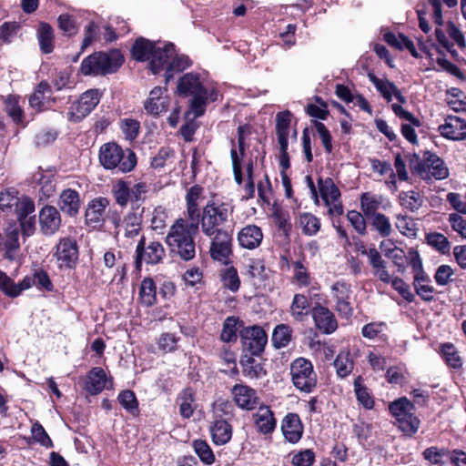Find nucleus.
Wrapping results in <instances>:
<instances>
[{
	"mask_svg": "<svg viewBox=\"0 0 466 466\" xmlns=\"http://www.w3.org/2000/svg\"><path fill=\"white\" fill-rule=\"evenodd\" d=\"M439 353L448 367L454 370H459L462 367V360L456 347L451 342L441 344Z\"/></svg>",
	"mask_w": 466,
	"mask_h": 466,
	"instance_id": "nucleus-46",
	"label": "nucleus"
},
{
	"mask_svg": "<svg viewBox=\"0 0 466 466\" xmlns=\"http://www.w3.org/2000/svg\"><path fill=\"white\" fill-rule=\"evenodd\" d=\"M281 431L287 441L298 443L303 435L304 425L298 413L289 412L281 420Z\"/></svg>",
	"mask_w": 466,
	"mask_h": 466,
	"instance_id": "nucleus-21",
	"label": "nucleus"
},
{
	"mask_svg": "<svg viewBox=\"0 0 466 466\" xmlns=\"http://www.w3.org/2000/svg\"><path fill=\"white\" fill-rule=\"evenodd\" d=\"M299 221L304 235L314 236L320 228L319 219L311 213L305 212L300 214Z\"/></svg>",
	"mask_w": 466,
	"mask_h": 466,
	"instance_id": "nucleus-53",
	"label": "nucleus"
},
{
	"mask_svg": "<svg viewBox=\"0 0 466 466\" xmlns=\"http://www.w3.org/2000/svg\"><path fill=\"white\" fill-rule=\"evenodd\" d=\"M116 400L120 406L131 416L137 418L140 415L139 402L132 390H121Z\"/></svg>",
	"mask_w": 466,
	"mask_h": 466,
	"instance_id": "nucleus-44",
	"label": "nucleus"
},
{
	"mask_svg": "<svg viewBox=\"0 0 466 466\" xmlns=\"http://www.w3.org/2000/svg\"><path fill=\"white\" fill-rule=\"evenodd\" d=\"M192 446L194 451L204 464L211 465L215 462V454L209 444L205 440H195L193 441Z\"/></svg>",
	"mask_w": 466,
	"mask_h": 466,
	"instance_id": "nucleus-52",
	"label": "nucleus"
},
{
	"mask_svg": "<svg viewBox=\"0 0 466 466\" xmlns=\"http://www.w3.org/2000/svg\"><path fill=\"white\" fill-rule=\"evenodd\" d=\"M363 378L361 375L354 379L353 386L356 399L360 404L366 410H372L375 405L374 397L371 390L363 384Z\"/></svg>",
	"mask_w": 466,
	"mask_h": 466,
	"instance_id": "nucleus-41",
	"label": "nucleus"
},
{
	"mask_svg": "<svg viewBox=\"0 0 466 466\" xmlns=\"http://www.w3.org/2000/svg\"><path fill=\"white\" fill-rule=\"evenodd\" d=\"M220 279L223 288L232 292H237L239 289L240 279L238 274V270L234 266H230L222 270Z\"/></svg>",
	"mask_w": 466,
	"mask_h": 466,
	"instance_id": "nucleus-54",
	"label": "nucleus"
},
{
	"mask_svg": "<svg viewBox=\"0 0 466 466\" xmlns=\"http://www.w3.org/2000/svg\"><path fill=\"white\" fill-rule=\"evenodd\" d=\"M157 43L146 37L139 36L134 41L131 49V58L137 62H147L151 58Z\"/></svg>",
	"mask_w": 466,
	"mask_h": 466,
	"instance_id": "nucleus-31",
	"label": "nucleus"
},
{
	"mask_svg": "<svg viewBox=\"0 0 466 466\" xmlns=\"http://www.w3.org/2000/svg\"><path fill=\"white\" fill-rule=\"evenodd\" d=\"M260 355H252L251 353H241L239 364L242 369L243 376L258 380L267 375V370L264 364L256 360V357Z\"/></svg>",
	"mask_w": 466,
	"mask_h": 466,
	"instance_id": "nucleus-29",
	"label": "nucleus"
},
{
	"mask_svg": "<svg viewBox=\"0 0 466 466\" xmlns=\"http://www.w3.org/2000/svg\"><path fill=\"white\" fill-rule=\"evenodd\" d=\"M254 424L261 434H271L277 427V420L270 407L261 404L256 413L253 414Z\"/></svg>",
	"mask_w": 466,
	"mask_h": 466,
	"instance_id": "nucleus-26",
	"label": "nucleus"
},
{
	"mask_svg": "<svg viewBox=\"0 0 466 466\" xmlns=\"http://www.w3.org/2000/svg\"><path fill=\"white\" fill-rule=\"evenodd\" d=\"M309 313H311V309L308 298L304 294H295L290 305V314L293 319L301 322L305 320Z\"/></svg>",
	"mask_w": 466,
	"mask_h": 466,
	"instance_id": "nucleus-42",
	"label": "nucleus"
},
{
	"mask_svg": "<svg viewBox=\"0 0 466 466\" xmlns=\"http://www.w3.org/2000/svg\"><path fill=\"white\" fill-rule=\"evenodd\" d=\"M426 241L429 246L442 255H450L451 243L441 233L431 232L426 235Z\"/></svg>",
	"mask_w": 466,
	"mask_h": 466,
	"instance_id": "nucleus-50",
	"label": "nucleus"
},
{
	"mask_svg": "<svg viewBox=\"0 0 466 466\" xmlns=\"http://www.w3.org/2000/svg\"><path fill=\"white\" fill-rule=\"evenodd\" d=\"M106 380L104 369L94 367L86 374L84 390L92 396L98 395L105 390Z\"/></svg>",
	"mask_w": 466,
	"mask_h": 466,
	"instance_id": "nucleus-30",
	"label": "nucleus"
},
{
	"mask_svg": "<svg viewBox=\"0 0 466 466\" xmlns=\"http://www.w3.org/2000/svg\"><path fill=\"white\" fill-rule=\"evenodd\" d=\"M168 218L167 212L162 206L154 208L152 218L150 219V228L157 233H163L167 228V220Z\"/></svg>",
	"mask_w": 466,
	"mask_h": 466,
	"instance_id": "nucleus-60",
	"label": "nucleus"
},
{
	"mask_svg": "<svg viewBox=\"0 0 466 466\" xmlns=\"http://www.w3.org/2000/svg\"><path fill=\"white\" fill-rule=\"evenodd\" d=\"M414 409V402L406 397L399 398L389 404V411L396 420L395 425L408 438L414 437L420 426V420L412 412Z\"/></svg>",
	"mask_w": 466,
	"mask_h": 466,
	"instance_id": "nucleus-6",
	"label": "nucleus"
},
{
	"mask_svg": "<svg viewBox=\"0 0 466 466\" xmlns=\"http://www.w3.org/2000/svg\"><path fill=\"white\" fill-rule=\"evenodd\" d=\"M318 187L321 198L326 205H330V202H337L340 198V190L334 183L331 177H319Z\"/></svg>",
	"mask_w": 466,
	"mask_h": 466,
	"instance_id": "nucleus-40",
	"label": "nucleus"
},
{
	"mask_svg": "<svg viewBox=\"0 0 466 466\" xmlns=\"http://www.w3.org/2000/svg\"><path fill=\"white\" fill-rule=\"evenodd\" d=\"M176 153L170 147H162L156 156L151 158L150 167L154 169H160L166 166L168 159L175 158Z\"/></svg>",
	"mask_w": 466,
	"mask_h": 466,
	"instance_id": "nucleus-63",
	"label": "nucleus"
},
{
	"mask_svg": "<svg viewBox=\"0 0 466 466\" xmlns=\"http://www.w3.org/2000/svg\"><path fill=\"white\" fill-rule=\"evenodd\" d=\"M242 353L261 355L268 343V334L259 325L243 327L239 330Z\"/></svg>",
	"mask_w": 466,
	"mask_h": 466,
	"instance_id": "nucleus-12",
	"label": "nucleus"
},
{
	"mask_svg": "<svg viewBox=\"0 0 466 466\" xmlns=\"http://www.w3.org/2000/svg\"><path fill=\"white\" fill-rule=\"evenodd\" d=\"M144 202H138L131 205L128 212L124 216L122 223L126 228L141 226L143 222V213L145 208H142L139 211L141 205Z\"/></svg>",
	"mask_w": 466,
	"mask_h": 466,
	"instance_id": "nucleus-57",
	"label": "nucleus"
},
{
	"mask_svg": "<svg viewBox=\"0 0 466 466\" xmlns=\"http://www.w3.org/2000/svg\"><path fill=\"white\" fill-rule=\"evenodd\" d=\"M135 268L141 271L142 264L155 266L163 262L166 258V248L157 240L147 242L146 237L142 236L136 248Z\"/></svg>",
	"mask_w": 466,
	"mask_h": 466,
	"instance_id": "nucleus-10",
	"label": "nucleus"
},
{
	"mask_svg": "<svg viewBox=\"0 0 466 466\" xmlns=\"http://www.w3.org/2000/svg\"><path fill=\"white\" fill-rule=\"evenodd\" d=\"M360 204L365 218L370 219L371 217L379 213L377 211L381 204V197L370 192H364L360 197Z\"/></svg>",
	"mask_w": 466,
	"mask_h": 466,
	"instance_id": "nucleus-47",
	"label": "nucleus"
},
{
	"mask_svg": "<svg viewBox=\"0 0 466 466\" xmlns=\"http://www.w3.org/2000/svg\"><path fill=\"white\" fill-rule=\"evenodd\" d=\"M292 118L293 114L288 109L277 113L275 130L279 144H289Z\"/></svg>",
	"mask_w": 466,
	"mask_h": 466,
	"instance_id": "nucleus-35",
	"label": "nucleus"
},
{
	"mask_svg": "<svg viewBox=\"0 0 466 466\" xmlns=\"http://www.w3.org/2000/svg\"><path fill=\"white\" fill-rule=\"evenodd\" d=\"M372 228L378 232L381 238H388L392 232L390 218L383 213H378L370 218Z\"/></svg>",
	"mask_w": 466,
	"mask_h": 466,
	"instance_id": "nucleus-55",
	"label": "nucleus"
},
{
	"mask_svg": "<svg viewBox=\"0 0 466 466\" xmlns=\"http://www.w3.org/2000/svg\"><path fill=\"white\" fill-rule=\"evenodd\" d=\"M438 130L447 139L463 140L466 138V121L456 116H449Z\"/></svg>",
	"mask_w": 466,
	"mask_h": 466,
	"instance_id": "nucleus-23",
	"label": "nucleus"
},
{
	"mask_svg": "<svg viewBox=\"0 0 466 466\" xmlns=\"http://www.w3.org/2000/svg\"><path fill=\"white\" fill-rule=\"evenodd\" d=\"M273 221L278 230L285 237L289 238L292 225L289 221V215L280 209H276L272 214Z\"/></svg>",
	"mask_w": 466,
	"mask_h": 466,
	"instance_id": "nucleus-56",
	"label": "nucleus"
},
{
	"mask_svg": "<svg viewBox=\"0 0 466 466\" xmlns=\"http://www.w3.org/2000/svg\"><path fill=\"white\" fill-rule=\"evenodd\" d=\"M407 158L411 172L423 180H442L449 177V168L445 162L434 152L424 150L421 151V156L413 153L409 154Z\"/></svg>",
	"mask_w": 466,
	"mask_h": 466,
	"instance_id": "nucleus-3",
	"label": "nucleus"
},
{
	"mask_svg": "<svg viewBox=\"0 0 466 466\" xmlns=\"http://www.w3.org/2000/svg\"><path fill=\"white\" fill-rule=\"evenodd\" d=\"M110 205V200L106 197L92 198L85 210V224L94 229H102L105 226L106 210Z\"/></svg>",
	"mask_w": 466,
	"mask_h": 466,
	"instance_id": "nucleus-15",
	"label": "nucleus"
},
{
	"mask_svg": "<svg viewBox=\"0 0 466 466\" xmlns=\"http://www.w3.org/2000/svg\"><path fill=\"white\" fill-rule=\"evenodd\" d=\"M58 28L68 37L74 36L78 32L76 17L69 14H61L57 17Z\"/></svg>",
	"mask_w": 466,
	"mask_h": 466,
	"instance_id": "nucleus-59",
	"label": "nucleus"
},
{
	"mask_svg": "<svg viewBox=\"0 0 466 466\" xmlns=\"http://www.w3.org/2000/svg\"><path fill=\"white\" fill-rule=\"evenodd\" d=\"M391 109L398 117L410 122V124H401L400 132L403 137L413 145L418 144V137L414 127L421 126L420 120L414 116L411 112L404 109L400 104H392Z\"/></svg>",
	"mask_w": 466,
	"mask_h": 466,
	"instance_id": "nucleus-18",
	"label": "nucleus"
},
{
	"mask_svg": "<svg viewBox=\"0 0 466 466\" xmlns=\"http://www.w3.org/2000/svg\"><path fill=\"white\" fill-rule=\"evenodd\" d=\"M237 239L242 248L252 250L260 246L263 240V232L257 225H247L238 231Z\"/></svg>",
	"mask_w": 466,
	"mask_h": 466,
	"instance_id": "nucleus-27",
	"label": "nucleus"
},
{
	"mask_svg": "<svg viewBox=\"0 0 466 466\" xmlns=\"http://www.w3.org/2000/svg\"><path fill=\"white\" fill-rule=\"evenodd\" d=\"M243 327L244 322L238 317H228L223 322L220 339L226 343L236 342Z\"/></svg>",
	"mask_w": 466,
	"mask_h": 466,
	"instance_id": "nucleus-39",
	"label": "nucleus"
},
{
	"mask_svg": "<svg viewBox=\"0 0 466 466\" xmlns=\"http://www.w3.org/2000/svg\"><path fill=\"white\" fill-rule=\"evenodd\" d=\"M399 202L403 208L410 212H416L422 207L424 198L417 190L400 191Z\"/></svg>",
	"mask_w": 466,
	"mask_h": 466,
	"instance_id": "nucleus-45",
	"label": "nucleus"
},
{
	"mask_svg": "<svg viewBox=\"0 0 466 466\" xmlns=\"http://www.w3.org/2000/svg\"><path fill=\"white\" fill-rule=\"evenodd\" d=\"M99 40L100 27L95 21H90L84 28V39L81 44V52Z\"/></svg>",
	"mask_w": 466,
	"mask_h": 466,
	"instance_id": "nucleus-58",
	"label": "nucleus"
},
{
	"mask_svg": "<svg viewBox=\"0 0 466 466\" xmlns=\"http://www.w3.org/2000/svg\"><path fill=\"white\" fill-rule=\"evenodd\" d=\"M32 438L45 448H53L54 443L41 423L35 421L31 427Z\"/></svg>",
	"mask_w": 466,
	"mask_h": 466,
	"instance_id": "nucleus-64",
	"label": "nucleus"
},
{
	"mask_svg": "<svg viewBox=\"0 0 466 466\" xmlns=\"http://www.w3.org/2000/svg\"><path fill=\"white\" fill-rule=\"evenodd\" d=\"M210 434L215 445H225L232 438V426L227 419H218L210 426Z\"/></svg>",
	"mask_w": 466,
	"mask_h": 466,
	"instance_id": "nucleus-34",
	"label": "nucleus"
},
{
	"mask_svg": "<svg viewBox=\"0 0 466 466\" xmlns=\"http://www.w3.org/2000/svg\"><path fill=\"white\" fill-rule=\"evenodd\" d=\"M124 63L125 57L120 49L96 51L82 60L80 72L84 76H104L116 73Z\"/></svg>",
	"mask_w": 466,
	"mask_h": 466,
	"instance_id": "nucleus-2",
	"label": "nucleus"
},
{
	"mask_svg": "<svg viewBox=\"0 0 466 466\" xmlns=\"http://www.w3.org/2000/svg\"><path fill=\"white\" fill-rule=\"evenodd\" d=\"M120 129L128 141L137 138L140 132V122L134 118H123L120 120Z\"/></svg>",
	"mask_w": 466,
	"mask_h": 466,
	"instance_id": "nucleus-61",
	"label": "nucleus"
},
{
	"mask_svg": "<svg viewBox=\"0 0 466 466\" xmlns=\"http://www.w3.org/2000/svg\"><path fill=\"white\" fill-rule=\"evenodd\" d=\"M311 316L316 328L323 334H331L338 329L337 319L327 307L317 303L311 309Z\"/></svg>",
	"mask_w": 466,
	"mask_h": 466,
	"instance_id": "nucleus-19",
	"label": "nucleus"
},
{
	"mask_svg": "<svg viewBox=\"0 0 466 466\" xmlns=\"http://www.w3.org/2000/svg\"><path fill=\"white\" fill-rule=\"evenodd\" d=\"M39 226L41 232L46 236H52L56 233L61 227V215L59 210L51 205L43 207L38 214Z\"/></svg>",
	"mask_w": 466,
	"mask_h": 466,
	"instance_id": "nucleus-20",
	"label": "nucleus"
},
{
	"mask_svg": "<svg viewBox=\"0 0 466 466\" xmlns=\"http://www.w3.org/2000/svg\"><path fill=\"white\" fill-rule=\"evenodd\" d=\"M291 380L296 389L310 393L317 386L313 364L305 358H297L290 364Z\"/></svg>",
	"mask_w": 466,
	"mask_h": 466,
	"instance_id": "nucleus-9",
	"label": "nucleus"
},
{
	"mask_svg": "<svg viewBox=\"0 0 466 466\" xmlns=\"http://www.w3.org/2000/svg\"><path fill=\"white\" fill-rule=\"evenodd\" d=\"M333 365L336 369L337 376L340 379L347 378L353 371L355 360L349 348L339 350L334 360Z\"/></svg>",
	"mask_w": 466,
	"mask_h": 466,
	"instance_id": "nucleus-36",
	"label": "nucleus"
},
{
	"mask_svg": "<svg viewBox=\"0 0 466 466\" xmlns=\"http://www.w3.org/2000/svg\"><path fill=\"white\" fill-rule=\"evenodd\" d=\"M157 285L151 277H146L140 283L138 301L144 307H152L157 304Z\"/></svg>",
	"mask_w": 466,
	"mask_h": 466,
	"instance_id": "nucleus-38",
	"label": "nucleus"
},
{
	"mask_svg": "<svg viewBox=\"0 0 466 466\" xmlns=\"http://www.w3.org/2000/svg\"><path fill=\"white\" fill-rule=\"evenodd\" d=\"M81 204L79 192L72 188L62 190L57 201L59 209L70 218H76L79 214Z\"/></svg>",
	"mask_w": 466,
	"mask_h": 466,
	"instance_id": "nucleus-24",
	"label": "nucleus"
},
{
	"mask_svg": "<svg viewBox=\"0 0 466 466\" xmlns=\"http://www.w3.org/2000/svg\"><path fill=\"white\" fill-rule=\"evenodd\" d=\"M52 93L50 84L45 80L36 85L33 94L28 97L30 107L35 110L36 113H42L47 109L46 106V94Z\"/></svg>",
	"mask_w": 466,
	"mask_h": 466,
	"instance_id": "nucleus-37",
	"label": "nucleus"
},
{
	"mask_svg": "<svg viewBox=\"0 0 466 466\" xmlns=\"http://www.w3.org/2000/svg\"><path fill=\"white\" fill-rule=\"evenodd\" d=\"M447 451L448 448L431 446L426 448L421 455L430 466H443L445 463L443 458H447Z\"/></svg>",
	"mask_w": 466,
	"mask_h": 466,
	"instance_id": "nucleus-51",
	"label": "nucleus"
},
{
	"mask_svg": "<svg viewBox=\"0 0 466 466\" xmlns=\"http://www.w3.org/2000/svg\"><path fill=\"white\" fill-rule=\"evenodd\" d=\"M198 231H193L187 228V221L177 218L169 228L165 242L169 255L174 259L185 262L190 261L196 257L195 237Z\"/></svg>",
	"mask_w": 466,
	"mask_h": 466,
	"instance_id": "nucleus-1",
	"label": "nucleus"
},
{
	"mask_svg": "<svg viewBox=\"0 0 466 466\" xmlns=\"http://www.w3.org/2000/svg\"><path fill=\"white\" fill-rule=\"evenodd\" d=\"M210 238L209 254L211 258L228 265L230 257L233 255L232 229L218 231Z\"/></svg>",
	"mask_w": 466,
	"mask_h": 466,
	"instance_id": "nucleus-14",
	"label": "nucleus"
},
{
	"mask_svg": "<svg viewBox=\"0 0 466 466\" xmlns=\"http://www.w3.org/2000/svg\"><path fill=\"white\" fill-rule=\"evenodd\" d=\"M177 93L182 97L191 96L189 108L195 116L199 117L206 112L208 105V89L200 81L197 73H187L177 82Z\"/></svg>",
	"mask_w": 466,
	"mask_h": 466,
	"instance_id": "nucleus-5",
	"label": "nucleus"
},
{
	"mask_svg": "<svg viewBox=\"0 0 466 466\" xmlns=\"http://www.w3.org/2000/svg\"><path fill=\"white\" fill-rule=\"evenodd\" d=\"M361 254L366 255L369 258L374 276L378 277L381 282L389 284L391 276L387 269V262L382 258L379 250L375 247L367 249L364 245H361Z\"/></svg>",
	"mask_w": 466,
	"mask_h": 466,
	"instance_id": "nucleus-25",
	"label": "nucleus"
},
{
	"mask_svg": "<svg viewBox=\"0 0 466 466\" xmlns=\"http://www.w3.org/2000/svg\"><path fill=\"white\" fill-rule=\"evenodd\" d=\"M396 218V228L402 235L409 238L416 236L417 227L412 218L400 214Z\"/></svg>",
	"mask_w": 466,
	"mask_h": 466,
	"instance_id": "nucleus-62",
	"label": "nucleus"
},
{
	"mask_svg": "<svg viewBox=\"0 0 466 466\" xmlns=\"http://www.w3.org/2000/svg\"><path fill=\"white\" fill-rule=\"evenodd\" d=\"M36 37L42 54H51L55 49V33L50 24L41 21L36 29Z\"/></svg>",
	"mask_w": 466,
	"mask_h": 466,
	"instance_id": "nucleus-33",
	"label": "nucleus"
},
{
	"mask_svg": "<svg viewBox=\"0 0 466 466\" xmlns=\"http://www.w3.org/2000/svg\"><path fill=\"white\" fill-rule=\"evenodd\" d=\"M192 66V61L187 55L176 56L171 59L166 67L164 74L165 85L167 86L174 77V74L183 72Z\"/></svg>",
	"mask_w": 466,
	"mask_h": 466,
	"instance_id": "nucleus-43",
	"label": "nucleus"
},
{
	"mask_svg": "<svg viewBox=\"0 0 466 466\" xmlns=\"http://www.w3.org/2000/svg\"><path fill=\"white\" fill-rule=\"evenodd\" d=\"M55 248L54 257L60 269H73L76 268L79 251L76 240L74 238H60Z\"/></svg>",
	"mask_w": 466,
	"mask_h": 466,
	"instance_id": "nucleus-13",
	"label": "nucleus"
},
{
	"mask_svg": "<svg viewBox=\"0 0 466 466\" xmlns=\"http://www.w3.org/2000/svg\"><path fill=\"white\" fill-rule=\"evenodd\" d=\"M167 92V86L164 87L155 86L150 91L148 97L144 102V108L147 114L157 116L168 110L169 97L167 95L164 96Z\"/></svg>",
	"mask_w": 466,
	"mask_h": 466,
	"instance_id": "nucleus-17",
	"label": "nucleus"
},
{
	"mask_svg": "<svg viewBox=\"0 0 466 466\" xmlns=\"http://www.w3.org/2000/svg\"><path fill=\"white\" fill-rule=\"evenodd\" d=\"M148 186L146 182H138L131 186L129 181L123 178L117 179L111 187V194L115 203L121 208H125L130 203L145 202Z\"/></svg>",
	"mask_w": 466,
	"mask_h": 466,
	"instance_id": "nucleus-8",
	"label": "nucleus"
},
{
	"mask_svg": "<svg viewBox=\"0 0 466 466\" xmlns=\"http://www.w3.org/2000/svg\"><path fill=\"white\" fill-rule=\"evenodd\" d=\"M175 52V45L172 43L165 44L163 46L155 47V51L148 61V68L154 75L159 74L168 64V60Z\"/></svg>",
	"mask_w": 466,
	"mask_h": 466,
	"instance_id": "nucleus-28",
	"label": "nucleus"
},
{
	"mask_svg": "<svg viewBox=\"0 0 466 466\" xmlns=\"http://www.w3.org/2000/svg\"><path fill=\"white\" fill-rule=\"evenodd\" d=\"M232 210L225 203H217L210 200L202 209L201 231L207 237H212L218 231H226V224L228 223Z\"/></svg>",
	"mask_w": 466,
	"mask_h": 466,
	"instance_id": "nucleus-7",
	"label": "nucleus"
},
{
	"mask_svg": "<svg viewBox=\"0 0 466 466\" xmlns=\"http://www.w3.org/2000/svg\"><path fill=\"white\" fill-rule=\"evenodd\" d=\"M291 339L292 329L288 324H279L274 328L271 336V342L274 348H285L289 346Z\"/></svg>",
	"mask_w": 466,
	"mask_h": 466,
	"instance_id": "nucleus-48",
	"label": "nucleus"
},
{
	"mask_svg": "<svg viewBox=\"0 0 466 466\" xmlns=\"http://www.w3.org/2000/svg\"><path fill=\"white\" fill-rule=\"evenodd\" d=\"M196 390L187 386L183 389L177 397V403L179 405V414L184 419H189L196 410Z\"/></svg>",
	"mask_w": 466,
	"mask_h": 466,
	"instance_id": "nucleus-32",
	"label": "nucleus"
},
{
	"mask_svg": "<svg viewBox=\"0 0 466 466\" xmlns=\"http://www.w3.org/2000/svg\"><path fill=\"white\" fill-rule=\"evenodd\" d=\"M368 77L381 96L387 102H390L392 99V92L395 91L397 86L387 78H379L373 73H369Z\"/></svg>",
	"mask_w": 466,
	"mask_h": 466,
	"instance_id": "nucleus-49",
	"label": "nucleus"
},
{
	"mask_svg": "<svg viewBox=\"0 0 466 466\" xmlns=\"http://www.w3.org/2000/svg\"><path fill=\"white\" fill-rule=\"evenodd\" d=\"M20 99L21 96L17 94H9L5 96H2L4 109L6 115L15 125L25 128L27 126V121L25 120V110L20 105Z\"/></svg>",
	"mask_w": 466,
	"mask_h": 466,
	"instance_id": "nucleus-22",
	"label": "nucleus"
},
{
	"mask_svg": "<svg viewBox=\"0 0 466 466\" xmlns=\"http://www.w3.org/2000/svg\"><path fill=\"white\" fill-rule=\"evenodd\" d=\"M235 404L241 410H253L259 401L256 390L243 383L235 384L231 389Z\"/></svg>",
	"mask_w": 466,
	"mask_h": 466,
	"instance_id": "nucleus-16",
	"label": "nucleus"
},
{
	"mask_svg": "<svg viewBox=\"0 0 466 466\" xmlns=\"http://www.w3.org/2000/svg\"><path fill=\"white\" fill-rule=\"evenodd\" d=\"M103 93L97 88L88 89L74 102L67 112V119L72 123H79L87 116L99 104Z\"/></svg>",
	"mask_w": 466,
	"mask_h": 466,
	"instance_id": "nucleus-11",
	"label": "nucleus"
},
{
	"mask_svg": "<svg viewBox=\"0 0 466 466\" xmlns=\"http://www.w3.org/2000/svg\"><path fill=\"white\" fill-rule=\"evenodd\" d=\"M98 158L105 169L121 173L132 171L137 163V155L132 149H124L116 142L103 144L99 149Z\"/></svg>",
	"mask_w": 466,
	"mask_h": 466,
	"instance_id": "nucleus-4",
	"label": "nucleus"
}]
</instances>
